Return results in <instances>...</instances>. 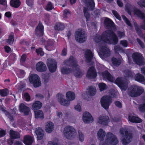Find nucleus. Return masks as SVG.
Returning a JSON list of instances; mask_svg holds the SVG:
<instances>
[{"label":"nucleus","instance_id":"64","mask_svg":"<svg viewBox=\"0 0 145 145\" xmlns=\"http://www.w3.org/2000/svg\"><path fill=\"white\" fill-rule=\"evenodd\" d=\"M5 52L7 53H9L11 50L10 47L7 46H5L4 47Z\"/></svg>","mask_w":145,"mask_h":145},{"label":"nucleus","instance_id":"21","mask_svg":"<svg viewBox=\"0 0 145 145\" xmlns=\"http://www.w3.org/2000/svg\"><path fill=\"white\" fill-rule=\"evenodd\" d=\"M96 93V88L92 86H88L86 91V94L89 96H93L95 95Z\"/></svg>","mask_w":145,"mask_h":145},{"label":"nucleus","instance_id":"4","mask_svg":"<svg viewBox=\"0 0 145 145\" xmlns=\"http://www.w3.org/2000/svg\"><path fill=\"white\" fill-rule=\"evenodd\" d=\"M120 132L123 137L121 140L122 144L126 145L129 143L133 137L132 134L129 133L127 129L124 128L120 129Z\"/></svg>","mask_w":145,"mask_h":145},{"label":"nucleus","instance_id":"29","mask_svg":"<svg viewBox=\"0 0 145 145\" xmlns=\"http://www.w3.org/2000/svg\"><path fill=\"white\" fill-rule=\"evenodd\" d=\"M42 104L40 101H35L33 103L32 105V109L34 110L40 109L41 108Z\"/></svg>","mask_w":145,"mask_h":145},{"label":"nucleus","instance_id":"60","mask_svg":"<svg viewBox=\"0 0 145 145\" xmlns=\"http://www.w3.org/2000/svg\"><path fill=\"white\" fill-rule=\"evenodd\" d=\"M116 106L119 108H121L122 107V103L119 101H116L114 102Z\"/></svg>","mask_w":145,"mask_h":145},{"label":"nucleus","instance_id":"12","mask_svg":"<svg viewBox=\"0 0 145 145\" xmlns=\"http://www.w3.org/2000/svg\"><path fill=\"white\" fill-rule=\"evenodd\" d=\"M75 37L76 41L80 43L84 42L86 39L84 31H76Z\"/></svg>","mask_w":145,"mask_h":145},{"label":"nucleus","instance_id":"18","mask_svg":"<svg viewBox=\"0 0 145 145\" xmlns=\"http://www.w3.org/2000/svg\"><path fill=\"white\" fill-rule=\"evenodd\" d=\"M110 121L109 117L108 116H101L99 118L98 122L103 125H107Z\"/></svg>","mask_w":145,"mask_h":145},{"label":"nucleus","instance_id":"59","mask_svg":"<svg viewBox=\"0 0 145 145\" xmlns=\"http://www.w3.org/2000/svg\"><path fill=\"white\" fill-rule=\"evenodd\" d=\"M33 0H26V3L29 6L32 7L33 5Z\"/></svg>","mask_w":145,"mask_h":145},{"label":"nucleus","instance_id":"22","mask_svg":"<svg viewBox=\"0 0 145 145\" xmlns=\"http://www.w3.org/2000/svg\"><path fill=\"white\" fill-rule=\"evenodd\" d=\"M104 25L108 28L112 29L114 28L115 25L114 23L110 18H106L104 22Z\"/></svg>","mask_w":145,"mask_h":145},{"label":"nucleus","instance_id":"16","mask_svg":"<svg viewBox=\"0 0 145 145\" xmlns=\"http://www.w3.org/2000/svg\"><path fill=\"white\" fill-rule=\"evenodd\" d=\"M82 119L85 123H90L93 121V118L91 114L88 112H85L83 114Z\"/></svg>","mask_w":145,"mask_h":145},{"label":"nucleus","instance_id":"30","mask_svg":"<svg viewBox=\"0 0 145 145\" xmlns=\"http://www.w3.org/2000/svg\"><path fill=\"white\" fill-rule=\"evenodd\" d=\"M10 4L13 8H18L21 5V2L20 0H11Z\"/></svg>","mask_w":145,"mask_h":145},{"label":"nucleus","instance_id":"54","mask_svg":"<svg viewBox=\"0 0 145 145\" xmlns=\"http://www.w3.org/2000/svg\"><path fill=\"white\" fill-rule=\"evenodd\" d=\"M87 72H97L95 66H92L89 67Z\"/></svg>","mask_w":145,"mask_h":145},{"label":"nucleus","instance_id":"44","mask_svg":"<svg viewBox=\"0 0 145 145\" xmlns=\"http://www.w3.org/2000/svg\"><path fill=\"white\" fill-rule=\"evenodd\" d=\"M14 40V35H11L9 36L6 42L8 44H10L11 43H13Z\"/></svg>","mask_w":145,"mask_h":145},{"label":"nucleus","instance_id":"53","mask_svg":"<svg viewBox=\"0 0 145 145\" xmlns=\"http://www.w3.org/2000/svg\"><path fill=\"white\" fill-rule=\"evenodd\" d=\"M139 110L141 112H145V103L139 106Z\"/></svg>","mask_w":145,"mask_h":145},{"label":"nucleus","instance_id":"39","mask_svg":"<svg viewBox=\"0 0 145 145\" xmlns=\"http://www.w3.org/2000/svg\"><path fill=\"white\" fill-rule=\"evenodd\" d=\"M112 61L114 65L118 66L121 63V61L120 59H118L116 57H113L112 58Z\"/></svg>","mask_w":145,"mask_h":145},{"label":"nucleus","instance_id":"33","mask_svg":"<svg viewBox=\"0 0 145 145\" xmlns=\"http://www.w3.org/2000/svg\"><path fill=\"white\" fill-rule=\"evenodd\" d=\"M10 137L13 139H16L20 137V134L17 132L10 130Z\"/></svg>","mask_w":145,"mask_h":145},{"label":"nucleus","instance_id":"34","mask_svg":"<svg viewBox=\"0 0 145 145\" xmlns=\"http://www.w3.org/2000/svg\"><path fill=\"white\" fill-rule=\"evenodd\" d=\"M42 77L45 83H48L50 79L51 73H42Z\"/></svg>","mask_w":145,"mask_h":145},{"label":"nucleus","instance_id":"8","mask_svg":"<svg viewBox=\"0 0 145 145\" xmlns=\"http://www.w3.org/2000/svg\"><path fill=\"white\" fill-rule=\"evenodd\" d=\"M76 133L75 129L69 125L66 126L63 131L64 137L67 139H69L73 137Z\"/></svg>","mask_w":145,"mask_h":145},{"label":"nucleus","instance_id":"28","mask_svg":"<svg viewBox=\"0 0 145 145\" xmlns=\"http://www.w3.org/2000/svg\"><path fill=\"white\" fill-rule=\"evenodd\" d=\"M134 79L136 81L140 83H142L145 81L144 77L140 74V73H137L135 74L134 77Z\"/></svg>","mask_w":145,"mask_h":145},{"label":"nucleus","instance_id":"36","mask_svg":"<svg viewBox=\"0 0 145 145\" xmlns=\"http://www.w3.org/2000/svg\"><path fill=\"white\" fill-rule=\"evenodd\" d=\"M65 27L64 25L60 22H57L55 26V30L62 31L64 29Z\"/></svg>","mask_w":145,"mask_h":145},{"label":"nucleus","instance_id":"42","mask_svg":"<svg viewBox=\"0 0 145 145\" xmlns=\"http://www.w3.org/2000/svg\"><path fill=\"white\" fill-rule=\"evenodd\" d=\"M97 73H87L86 77L89 79L95 78L97 76Z\"/></svg>","mask_w":145,"mask_h":145},{"label":"nucleus","instance_id":"24","mask_svg":"<svg viewBox=\"0 0 145 145\" xmlns=\"http://www.w3.org/2000/svg\"><path fill=\"white\" fill-rule=\"evenodd\" d=\"M115 83L121 89H126L125 82L121 78H117L115 81Z\"/></svg>","mask_w":145,"mask_h":145},{"label":"nucleus","instance_id":"61","mask_svg":"<svg viewBox=\"0 0 145 145\" xmlns=\"http://www.w3.org/2000/svg\"><path fill=\"white\" fill-rule=\"evenodd\" d=\"M27 58V56L26 54H23L21 56L20 59V61L21 63H24Z\"/></svg>","mask_w":145,"mask_h":145},{"label":"nucleus","instance_id":"7","mask_svg":"<svg viewBox=\"0 0 145 145\" xmlns=\"http://www.w3.org/2000/svg\"><path fill=\"white\" fill-rule=\"evenodd\" d=\"M30 83L32 84L35 88H38L41 85L40 78L37 74H32L29 78Z\"/></svg>","mask_w":145,"mask_h":145},{"label":"nucleus","instance_id":"43","mask_svg":"<svg viewBox=\"0 0 145 145\" xmlns=\"http://www.w3.org/2000/svg\"><path fill=\"white\" fill-rule=\"evenodd\" d=\"M8 94V90L7 89H0V95L2 96H5Z\"/></svg>","mask_w":145,"mask_h":145},{"label":"nucleus","instance_id":"1","mask_svg":"<svg viewBox=\"0 0 145 145\" xmlns=\"http://www.w3.org/2000/svg\"><path fill=\"white\" fill-rule=\"evenodd\" d=\"M95 40L97 43L103 40L105 42H108L110 44L115 45L118 43V36L112 30H108L105 31L102 35L96 36Z\"/></svg>","mask_w":145,"mask_h":145},{"label":"nucleus","instance_id":"58","mask_svg":"<svg viewBox=\"0 0 145 145\" xmlns=\"http://www.w3.org/2000/svg\"><path fill=\"white\" fill-rule=\"evenodd\" d=\"M137 41L140 45V46L143 48L145 47V46L144 43L138 38H137L136 39Z\"/></svg>","mask_w":145,"mask_h":145},{"label":"nucleus","instance_id":"2","mask_svg":"<svg viewBox=\"0 0 145 145\" xmlns=\"http://www.w3.org/2000/svg\"><path fill=\"white\" fill-rule=\"evenodd\" d=\"M66 96L67 101L63 98L64 96L62 94L59 93L57 95L58 101L60 104L64 106H69L70 101L74 100L75 97V95L74 92L71 91H69L67 92Z\"/></svg>","mask_w":145,"mask_h":145},{"label":"nucleus","instance_id":"35","mask_svg":"<svg viewBox=\"0 0 145 145\" xmlns=\"http://www.w3.org/2000/svg\"><path fill=\"white\" fill-rule=\"evenodd\" d=\"M103 78L106 80L112 82L113 81V77L110 74V73H101Z\"/></svg>","mask_w":145,"mask_h":145},{"label":"nucleus","instance_id":"47","mask_svg":"<svg viewBox=\"0 0 145 145\" xmlns=\"http://www.w3.org/2000/svg\"><path fill=\"white\" fill-rule=\"evenodd\" d=\"M112 12L114 16L119 20H121V18L117 11L115 10L112 11Z\"/></svg>","mask_w":145,"mask_h":145},{"label":"nucleus","instance_id":"10","mask_svg":"<svg viewBox=\"0 0 145 145\" xmlns=\"http://www.w3.org/2000/svg\"><path fill=\"white\" fill-rule=\"evenodd\" d=\"M112 102L111 97L107 95L103 96L101 100V103L102 106L106 110L108 109Z\"/></svg>","mask_w":145,"mask_h":145},{"label":"nucleus","instance_id":"6","mask_svg":"<svg viewBox=\"0 0 145 145\" xmlns=\"http://www.w3.org/2000/svg\"><path fill=\"white\" fill-rule=\"evenodd\" d=\"M132 58L133 61L139 66L143 65L145 64V59L141 53L135 52L132 54Z\"/></svg>","mask_w":145,"mask_h":145},{"label":"nucleus","instance_id":"40","mask_svg":"<svg viewBox=\"0 0 145 145\" xmlns=\"http://www.w3.org/2000/svg\"><path fill=\"white\" fill-rule=\"evenodd\" d=\"M98 86L100 91H102L108 88V86L106 84L103 82L99 83Z\"/></svg>","mask_w":145,"mask_h":145},{"label":"nucleus","instance_id":"45","mask_svg":"<svg viewBox=\"0 0 145 145\" xmlns=\"http://www.w3.org/2000/svg\"><path fill=\"white\" fill-rule=\"evenodd\" d=\"M122 17L123 20L125 22L127 25L130 27L132 26V24L130 21L124 15H122Z\"/></svg>","mask_w":145,"mask_h":145},{"label":"nucleus","instance_id":"19","mask_svg":"<svg viewBox=\"0 0 145 145\" xmlns=\"http://www.w3.org/2000/svg\"><path fill=\"white\" fill-rule=\"evenodd\" d=\"M19 110L20 112L24 113V114L26 116L28 115L30 111L29 108L23 103L20 105L19 106Z\"/></svg>","mask_w":145,"mask_h":145},{"label":"nucleus","instance_id":"9","mask_svg":"<svg viewBox=\"0 0 145 145\" xmlns=\"http://www.w3.org/2000/svg\"><path fill=\"white\" fill-rule=\"evenodd\" d=\"M105 142L109 145H116L118 142L116 136L110 132L107 133Z\"/></svg>","mask_w":145,"mask_h":145},{"label":"nucleus","instance_id":"49","mask_svg":"<svg viewBox=\"0 0 145 145\" xmlns=\"http://www.w3.org/2000/svg\"><path fill=\"white\" fill-rule=\"evenodd\" d=\"M125 11L129 14L131 15V6L130 5L126 6L125 8Z\"/></svg>","mask_w":145,"mask_h":145},{"label":"nucleus","instance_id":"51","mask_svg":"<svg viewBox=\"0 0 145 145\" xmlns=\"http://www.w3.org/2000/svg\"><path fill=\"white\" fill-rule=\"evenodd\" d=\"M114 50L115 53H117L119 51H123V50L121 47L119 46H116L114 47Z\"/></svg>","mask_w":145,"mask_h":145},{"label":"nucleus","instance_id":"56","mask_svg":"<svg viewBox=\"0 0 145 145\" xmlns=\"http://www.w3.org/2000/svg\"><path fill=\"white\" fill-rule=\"evenodd\" d=\"M120 43L124 47H127L128 46V43L127 41L125 40H121Z\"/></svg>","mask_w":145,"mask_h":145},{"label":"nucleus","instance_id":"62","mask_svg":"<svg viewBox=\"0 0 145 145\" xmlns=\"http://www.w3.org/2000/svg\"><path fill=\"white\" fill-rule=\"evenodd\" d=\"M6 131L4 130H0V138L4 137L6 134Z\"/></svg>","mask_w":145,"mask_h":145},{"label":"nucleus","instance_id":"57","mask_svg":"<svg viewBox=\"0 0 145 145\" xmlns=\"http://www.w3.org/2000/svg\"><path fill=\"white\" fill-rule=\"evenodd\" d=\"M24 97L25 99V101H29L30 100V96L28 93H25L24 94Z\"/></svg>","mask_w":145,"mask_h":145},{"label":"nucleus","instance_id":"32","mask_svg":"<svg viewBox=\"0 0 145 145\" xmlns=\"http://www.w3.org/2000/svg\"><path fill=\"white\" fill-rule=\"evenodd\" d=\"M101 51L104 57H106L110 55L109 50L106 46H102L101 49Z\"/></svg>","mask_w":145,"mask_h":145},{"label":"nucleus","instance_id":"25","mask_svg":"<svg viewBox=\"0 0 145 145\" xmlns=\"http://www.w3.org/2000/svg\"><path fill=\"white\" fill-rule=\"evenodd\" d=\"M35 131L37 136L38 140L42 139L44 135V132L43 130L40 128L38 127L36 128Z\"/></svg>","mask_w":145,"mask_h":145},{"label":"nucleus","instance_id":"17","mask_svg":"<svg viewBox=\"0 0 145 145\" xmlns=\"http://www.w3.org/2000/svg\"><path fill=\"white\" fill-rule=\"evenodd\" d=\"M36 69L38 72H42L46 71L47 68L46 64L44 62L39 61L37 63Z\"/></svg>","mask_w":145,"mask_h":145},{"label":"nucleus","instance_id":"50","mask_svg":"<svg viewBox=\"0 0 145 145\" xmlns=\"http://www.w3.org/2000/svg\"><path fill=\"white\" fill-rule=\"evenodd\" d=\"M79 140L81 142H83L84 140V136L82 132L79 131H78Z\"/></svg>","mask_w":145,"mask_h":145},{"label":"nucleus","instance_id":"23","mask_svg":"<svg viewBox=\"0 0 145 145\" xmlns=\"http://www.w3.org/2000/svg\"><path fill=\"white\" fill-rule=\"evenodd\" d=\"M34 140V139L32 137L25 135L24 137L23 142L25 145H31Z\"/></svg>","mask_w":145,"mask_h":145},{"label":"nucleus","instance_id":"20","mask_svg":"<svg viewBox=\"0 0 145 145\" xmlns=\"http://www.w3.org/2000/svg\"><path fill=\"white\" fill-rule=\"evenodd\" d=\"M93 54L91 50L89 49L86 50L85 52V57L86 62H91L93 59Z\"/></svg>","mask_w":145,"mask_h":145},{"label":"nucleus","instance_id":"48","mask_svg":"<svg viewBox=\"0 0 145 145\" xmlns=\"http://www.w3.org/2000/svg\"><path fill=\"white\" fill-rule=\"evenodd\" d=\"M54 8L51 2H49L47 3L46 7V10L47 11L51 10Z\"/></svg>","mask_w":145,"mask_h":145},{"label":"nucleus","instance_id":"46","mask_svg":"<svg viewBox=\"0 0 145 145\" xmlns=\"http://www.w3.org/2000/svg\"><path fill=\"white\" fill-rule=\"evenodd\" d=\"M71 69L66 67H62L61 69V72H71Z\"/></svg>","mask_w":145,"mask_h":145},{"label":"nucleus","instance_id":"52","mask_svg":"<svg viewBox=\"0 0 145 145\" xmlns=\"http://www.w3.org/2000/svg\"><path fill=\"white\" fill-rule=\"evenodd\" d=\"M137 3L140 7L145 8V0H140Z\"/></svg>","mask_w":145,"mask_h":145},{"label":"nucleus","instance_id":"63","mask_svg":"<svg viewBox=\"0 0 145 145\" xmlns=\"http://www.w3.org/2000/svg\"><path fill=\"white\" fill-rule=\"evenodd\" d=\"M74 76L77 78H81L82 75V73H74Z\"/></svg>","mask_w":145,"mask_h":145},{"label":"nucleus","instance_id":"26","mask_svg":"<svg viewBox=\"0 0 145 145\" xmlns=\"http://www.w3.org/2000/svg\"><path fill=\"white\" fill-rule=\"evenodd\" d=\"M84 2L90 10L92 11L94 9L95 4L93 0H85Z\"/></svg>","mask_w":145,"mask_h":145},{"label":"nucleus","instance_id":"41","mask_svg":"<svg viewBox=\"0 0 145 145\" xmlns=\"http://www.w3.org/2000/svg\"><path fill=\"white\" fill-rule=\"evenodd\" d=\"M35 51L38 56H42L44 55V52L43 51L42 48H39L36 49Z\"/></svg>","mask_w":145,"mask_h":145},{"label":"nucleus","instance_id":"13","mask_svg":"<svg viewBox=\"0 0 145 145\" xmlns=\"http://www.w3.org/2000/svg\"><path fill=\"white\" fill-rule=\"evenodd\" d=\"M133 12L135 15L143 20V25H140L141 27L145 30V15L139 9L137 8L133 10Z\"/></svg>","mask_w":145,"mask_h":145},{"label":"nucleus","instance_id":"37","mask_svg":"<svg viewBox=\"0 0 145 145\" xmlns=\"http://www.w3.org/2000/svg\"><path fill=\"white\" fill-rule=\"evenodd\" d=\"M34 112L35 118H40L42 119L44 118V113L42 111L40 110L35 111Z\"/></svg>","mask_w":145,"mask_h":145},{"label":"nucleus","instance_id":"5","mask_svg":"<svg viewBox=\"0 0 145 145\" xmlns=\"http://www.w3.org/2000/svg\"><path fill=\"white\" fill-rule=\"evenodd\" d=\"M65 63L68 66L74 69L76 72H81L80 69V66L77 63L74 57L72 56H71L69 58L65 61Z\"/></svg>","mask_w":145,"mask_h":145},{"label":"nucleus","instance_id":"14","mask_svg":"<svg viewBox=\"0 0 145 145\" xmlns=\"http://www.w3.org/2000/svg\"><path fill=\"white\" fill-rule=\"evenodd\" d=\"M44 27L42 23L39 21V24L36 27L35 32L36 35L39 37H42L44 34Z\"/></svg>","mask_w":145,"mask_h":145},{"label":"nucleus","instance_id":"55","mask_svg":"<svg viewBox=\"0 0 145 145\" xmlns=\"http://www.w3.org/2000/svg\"><path fill=\"white\" fill-rule=\"evenodd\" d=\"M118 37L120 38H123L125 36V34L124 32L118 31L117 33Z\"/></svg>","mask_w":145,"mask_h":145},{"label":"nucleus","instance_id":"31","mask_svg":"<svg viewBox=\"0 0 145 145\" xmlns=\"http://www.w3.org/2000/svg\"><path fill=\"white\" fill-rule=\"evenodd\" d=\"M98 139L101 141H103L105 136L106 133L103 129H100L97 133Z\"/></svg>","mask_w":145,"mask_h":145},{"label":"nucleus","instance_id":"27","mask_svg":"<svg viewBox=\"0 0 145 145\" xmlns=\"http://www.w3.org/2000/svg\"><path fill=\"white\" fill-rule=\"evenodd\" d=\"M54 125L53 123L50 121L47 122L45 129L46 132L50 133L52 132L54 129Z\"/></svg>","mask_w":145,"mask_h":145},{"label":"nucleus","instance_id":"11","mask_svg":"<svg viewBox=\"0 0 145 145\" xmlns=\"http://www.w3.org/2000/svg\"><path fill=\"white\" fill-rule=\"evenodd\" d=\"M47 65L50 72H55L57 67V62L52 59L49 58L47 61Z\"/></svg>","mask_w":145,"mask_h":145},{"label":"nucleus","instance_id":"15","mask_svg":"<svg viewBox=\"0 0 145 145\" xmlns=\"http://www.w3.org/2000/svg\"><path fill=\"white\" fill-rule=\"evenodd\" d=\"M128 120L129 121L133 123H140L142 121L140 118L131 113L128 115Z\"/></svg>","mask_w":145,"mask_h":145},{"label":"nucleus","instance_id":"3","mask_svg":"<svg viewBox=\"0 0 145 145\" xmlns=\"http://www.w3.org/2000/svg\"><path fill=\"white\" fill-rule=\"evenodd\" d=\"M144 92L143 88L137 85L132 86L128 90V95L132 97L140 96Z\"/></svg>","mask_w":145,"mask_h":145},{"label":"nucleus","instance_id":"38","mask_svg":"<svg viewBox=\"0 0 145 145\" xmlns=\"http://www.w3.org/2000/svg\"><path fill=\"white\" fill-rule=\"evenodd\" d=\"M54 44V41L52 40H48L47 42V45L45 46L46 49L48 50H51V49L50 48H53Z\"/></svg>","mask_w":145,"mask_h":145}]
</instances>
